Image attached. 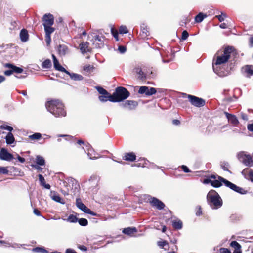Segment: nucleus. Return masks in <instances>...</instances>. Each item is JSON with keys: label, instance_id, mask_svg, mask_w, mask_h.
<instances>
[{"label": "nucleus", "instance_id": "23", "mask_svg": "<svg viewBox=\"0 0 253 253\" xmlns=\"http://www.w3.org/2000/svg\"><path fill=\"white\" fill-rule=\"evenodd\" d=\"M88 45L89 43L87 42H82L80 44V49L82 53L84 54L89 51L88 49Z\"/></svg>", "mask_w": 253, "mask_h": 253}, {"label": "nucleus", "instance_id": "20", "mask_svg": "<svg viewBox=\"0 0 253 253\" xmlns=\"http://www.w3.org/2000/svg\"><path fill=\"white\" fill-rule=\"evenodd\" d=\"M5 67L9 68L10 69H12V71L13 73H21L23 71V69L21 68H20L19 67H17L13 64H10V63H6L5 65Z\"/></svg>", "mask_w": 253, "mask_h": 253}, {"label": "nucleus", "instance_id": "8", "mask_svg": "<svg viewBox=\"0 0 253 253\" xmlns=\"http://www.w3.org/2000/svg\"><path fill=\"white\" fill-rule=\"evenodd\" d=\"M188 98L191 104L197 107H203L205 105V101L204 99L199 98L197 96L192 95H188Z\"/></svg>", "mask_w": 253, "mask_h": 253}, {"label": "nucleus", "instance_id": "60", "mask_svg": "<svg viewBox=\"0 0 253 253\" xmlns=\"http://www.w3.org/2000/svg\"><path fill=\"white\" fill-rule=\"evenodd\" d=\"M197 208H198V209L197 211L196 212V215L197 216H200V215H201L202 214V209H201V206H198L197 207Z\"/></svg>", "mask_w": 253, "mask_h": 253}, {"label": "nucleus", "instance_id": "36", "mask_svg": "<svg viewBox=\"0 0 253 253\" xmlns=\"http://www.w3.org/2000/svg\"><path fill=\"white\" fill-rule=\"evenodd\" d=\"M83 69L85 72L90 73L93 71L94 67L93 65H86L84 66Z\"/></svg>", "mask_w": 253, "mask_h": 253}, {"label": "nucleus", "instance_id": "25", "mask_svg": "<svg viewBox=\"0 0 253 253\" xmlns=\"http://www.w3.org/2000/svg\"><path fill=\"white\" fill-rule=\"evenodd\" d=\"M67 75H68L70 78L74 81H81L84 78L83 77L78 74L74 73H70L68 71V73H66Z\"/></svg>", "mask_w": 253, "mask_h": 253}, {"label": "nucleus", "instance_id": "11", "mask_svg": "<svg viewBox=\"0 0 253 253\" xmlns=\"http://www.w3.org/2000/svg\"><path fill=\"white\" fill-rule=\"evenodd\" d=\"M13 159V156L9 153L7 150L4 148L1 149L0 151V159L9 161Z\"/></svg>", "mask_w": 253, "mask_h": 253}, {"label": "nucleus", "instance_id": "16", "mask_svg": "<svg viewBox=\"0 0 253 253\" xmlns=\"http://www.w3.org/2000/svg\"><path fill=\"white\" fill-rule=\"evenodd\" d=\"M224 113L229 122L235 126L238 124L239 121L235 115L231 114L227 112H224Z\"/></svg>", "mask_w": 253, "mask_h": 253}, {"label": "nucleus", "instance_id": "50", "mask_svg": "<svg viewBox=\"0 0 253 253\" xmlns=\"http://www.w3.org/2000/svg\"><path fill=\"white\" fill-rule=\"evenodd\" d=\"M8 173V170L6 167L0 166V174H7Z\"/></svg>", "mask_w": 253, "mask_h": 253}, {"label": "nucleus", "instance_id": "17", "mask_svg": "<svg viewBox=\"0 0 253 253\" xmlns=\"http://www.w3.org/2000/svg\"><path fill=\"white\" fill-rule=\"evenodd\" d=\"M50 197L51 199L59 203L64 204L65 203V201L63 199L61 198L59 195L55 191H51L50 192Z\"/></svg>", "mask_w": 253, "mask_h": 253}, {"label": "nucleus", "instance_id": "59", "mask_svg": "<svg viewBox=\"0 0 253 253\" xmlns=\"http://www.w3.org/2000/svg\"><path fill=\"white\" fill-rule=\"evenodd\" d=\"M181 168L184 172L188 173L190 172L189 168L186 166L182 165Z\"/></svg>", "mask_w": 253, "mask_h": 253}, {"label": "nucleus", "instance_id": "7", "mask_svg": "<svg viewBox=\"0 0 253 253\" xmlns=\"http://www.w3.org/2000/svg\"><path fill=\"white\" fill-rule=\"evenodd\" d=\"M219 178L222 180V183H223L226 186L229 187L234 191L241 194H246L247 193V191L244 190L243 188L237 186L236 185L227 180V179L222 177H219Z\"/></svg>", "mask_w": 253, "mask_h": 253}, {"label": "nucleus", "instance_id": "15", "mask_svg": "<svg viewBox=\"0 0 253 253\" xmlns=\"http://www.w3.org/2000/svg\"><path fill=\"white\" fill-rule=\"evenodd\" d=\"M242 174L247 180H250L253 182V170L250 169L248 168L245 169L242 171Z\"/></svg>", "mask_w": 253, "mask_h": 253}, {"label": "nucleus", "instance_id": "27", "mask_svg": "<svg viewBox=\"0 0 253 253\" xmlns=\"http://www.w3.org/2000/svg\"><path fill=\"white\" fill-rule=\"evenodd\" d=\"M76 205H77V207L79 209H80L81 210H82L84 213L86 212V211L88 209V208L84 203H83L81 202V201L80 199H77Z\"/></svg>", "mask_w": 253, "mask_h": 253}, {"label": "nucleus", "instance_id": "40", "mask_svg": "<svg viewBox=\"0 0 253 253\" xmlns=\"http://www.w3.org/2000/svg\"><path fill=\"white\" fill-rule=\"evenodd\" d=\"M68 182L69 183H72V186L74 187L75 189L79 188V184L75 179L71 178L68 180Z\"/></svg>", "mask_w": 253, "mask_h": 253}, {"label": "nucleus", "instance_id": "62", "mask_svg": "<svg viewBox=\"0 0 253 253\" xmlns=\"http://www.w3.org/2000/svg\"><path fill=\"white\" fill-rule=\"evenodd\" d=\"M12 69H10L8 70H6L4 71V74L6 76H10L13 73Z\"/></svg>", "mask_w": 253, "mask_h": 253}, {"label": "nucleus", "instance_id": "2", "mask_svg": "<svg viewBox=\"0 0 253 253\" xmlns=\"http://www.w3.org/2000/svg\"><path fill=\"white\" fill-rule=\"evenodd\" d=\"M45 106L47 111L55 117H65L66 115L64 105L58 99L47 101L45 104Z\"/></svg>", "mask_w": 253, "mask_h": 253}, {"label": "nucleus", "instance_id": "13", "mask_svg": "<svg viewBox=\"0 0 253 253\" xmlns=\"http://www.w3.org/2000/svg\"><path fill=\"white\" fill-rule=\"evenodd\" d=\"M243 74L246 77L249 78L253 75V65H247L242 68Z\"/></svg>", "mask_w": 253, "mask_h": 253}, {"label": "nucleus", "instance_id": "28", "mask_svg": "<svg viewBox=\"0 0 253 253\" xmlns=\"http://www.w3.org/2000/svg\"><path fill=\"white\" fill-rule=\"evenodd\" d=\"M6 142L7 144L10 145L14 143L15 138L11 132H8L5 137Z\"/></svg>", "mask_w": 253, "mask_h": 253}, {"label": "nucleus", "instance_id": "33", "mask_svg": "<svg viewBox=\"0 0 253 253\" xmlns=\"http://www.w3.org/2000/svg\"><path fill=\"white\" fill-rule=\"evenodd\" d=\"M51 26H44L46 35H51V34L55 31V28Z\"/></svg>", "mask_w": 253, "mask_h": 253}, {"label": "nucleus", "instance_id": "30", "mask_svg": "<svg viewBox=\"0 0 253 253\" xmlns=\"http://www.w3.org/2000/svg\"><path fill=\"white\" fill-rule=\"evenodd\" d=\"M172 225L174 229L179 230L182 228L183 224L181 220H176L172 221Z\"/></svg>", "mask_w": 253, "mask_h": 253}, {"label": "nucleus", "instance_id": "42", "mask_svg": "<svg viewBox=\"0 0 253 253\" xmlns=\"http://www.w3.org/2000/svg\"><path fill=\"white\" fill-rule=\"evenodd\" d=\"M230 246L234 248L235 250L241 249V246L236 241H232L230 243Z\"/></svg>", "mask_w": 253, "mask_h": 253}, {"label": "nucleus", "instance_id": "53", "mask_svg": "<svg viewBox=\"0 0 253 253\" xmlns=\"http://www.w3.org/2000/svg\"><path fill=\"white\" fill-rule=\"evenodd\" d=\"M45 40L46 43L47 45H50L51 41V35H46L45 36Z\"/></svg>", "mask_w": 253, "mask_h": 253}, {"label": "nucleus", "instance_id": "61", "mask_svg": "<svg viewBox=\"0 0 253 253\" xmlns=\"http://www.w3.org/2000/svg\"><path fill=\"white\" fill-rule=\"evenodd\" d=\"M112 33L114 36V37L115 38L116 41H118V32L117 31H114V30L113 29H111Z\"/></svg>", "mask_w": 253, "mask_h": 253}, {"label": "nucleus", "instance_id": "49", "mask_svg": "<svg viewBox=\"0 0 253 253\" xmlns=\"http://www.w3.org/2000/svg\"><path fill=\"white\" fill-rule=\"evenodd\" d=\"M215 17L217 18L218 19V20L221 22L224 21V17H226V14L221 12V15H216L215 16Z\"/></svg>", "mask_w": 253, "mask_h": 253}, {"label": "nucleus", "instance_id": "19", "mask_svg": "<svg viewBox=\"0 0 253 253\" xmlns=\"http://www.w3.org/2000/svg\"><path fill=\"white\" fill-rule=\"evenodd\" d=\"M123 159L126 161L133 162L136 159V155L133 152L126 153L123 156Z\"/></svg>", "mask_w": 253, "mask_h": 253}, {"label": "nucleus", "instance_id": "3", "mask_svg": "<svg viewBox=\"0 0 253 253\" xmlns=\"http://www.w3.org/2000/svg\"><path fill=\"white\" fill-rule=\"evenodd\" d=\"M207 198L208 204L212 209H218L222 206V199L214 190H211L209 191Z\"/></svg>", "mask_w": 253, "mask_h": 253}, {"label": "nucleus", "instance_id": "54", "mask_svg": "<svg viewBox=\"0 0 253 253\" xmlns=\"http://www.w3.org/2000/svg\"><path fill=\"white\" fill-rule=\"evenodd\" d=\"M118 50L120 53L123 54V53H124L126 51V46H119L118 47Z\"/></svg>", "mask_w": 253, "mask_h": 253}, {"label": "nucleus", "instance_id": "45", "mask_svg": "<svg viewBox=\"0 0 253 253\" xmlns=\"http://www.w3.org/2000/svg\"><path fill=\"white\" fill-rule=\"evenodd\" d=\"M97 90L99 92V94L101 95H107L108 92L103 88L100 86H97L96 87Z\"/></svg>", "mask_w": 253, "mask_h": 253}, {"label": "nucleus", "instance_id": "18", "mask_svg": "<svg viewBox=\"0 0 253 253\" xmlns=\"http://www.w3.org/2000/svg\"><path fill=\"white\" fill-rule=\"evenodd\" d=\"M133 70L138 75V78L142 80L146 78V75L142 71L141 68L139 66H136Z\"/></svg>", "mask_w": 253, "mask_h": 253}, {"label": "nucleus", "instance_id": "46", "mask_svg": "<svg viewBox=\"0 0 253 253\" xmlns=\"http://www.w3.org/2000/svg\"><path fill=\"white\" fill-rule=\"evenodd\" d=\"M157 91L156 88L153 87H148V91L146 93V96H151L156 93Z\"/></svg>", "mask_w": 253, "mask_h": 253}, {"label": "nucleus", "instance_id": "51", "mask_svg": "<svg viewBox=\"0 0 253 253\" xmlns=\"http://www.w3.org/2000/svg\"><path fill=\"white\" fill-rule=\"evenodd\" d=\"M189 36V34L188 32L186 30H184L182 33L181 35V39L182 40H185L187 39L188 37Z\"/></svg>", "mask_w": 253, "mask_h": 253}, {"label": "nucleus", "instance_id": "48", "mask_svg": "<svg viewBox=\"0 0 253 253\" xmlns=\"http://www.w3.org/2000/svg\"><path fill=\"white\" fill-rule=\"evenodd\" d=\"M0 128L2 129L8 130L9 131V132H11L13 130V128L12 126L8 125H1L0 126Z\"/></svg>", "mask_w": 253, "mask_h": 253}, {"label": "nucleus", "instance_id": "10", "mask_svg": "<svg viewBox=\"0 0 253 253\" xmlns=\"http://www.w3.org/2000/svg\"><path fill=\"white\" fill-rule=\"evenodd\" d=\"M149 200L152 206L156 207L159 210L163 209L165 206L164 203L157 198L151 197Z\"/></svg>", "mask_w": 253, "mask_h": 253}, {"label": "nucleus", "instance_id": "21", "mask_svg": "<svg viewBox=\"0 0 253 253\" xmlns=\"http://www.w3.org/2000/svg\"><path fill=\"white\" fill-rule=\"evenodd\" d=\"M20 38L22 42H26L29 39L28 31L25 29H23L20 32Z\"/></svg>", "mask_w": 253, "mask_h": 253}, {"label": "nucleus", "instance_id": "4", "mask_svg": "<svg viewBox=\"0 0 253 253\" xmlns=\"http://www.w3.org/2000/svg\"><path fill=\"white\" fill-rule=\"evenodd\" d=\"M112 95L114 99L111 98L112 102H119L128 98L130 93L126 88L119 86L115 89Z\"/></svg>", "mask_w": 253, "mask_h": 253}, {"label": "nucleus", "instance_id": "6", "mask_svg": "<svg viewBox=\"0 0 253 253\" xmlns=\"http://www.w3.org/2000/svg\"><path fill=\"white\" fill-rule=\"evenodd\" d=\"M239 161L246 166H253V160L250 154H247L245 152H240L237 155Z\"/></svg>", "mask_w": 253, "mask_h": 253}, {"label": "nucleus", "instance_id": "37", "mask_svg": "<svg viewBox=\"0 0 253 253\" xmlns=\"http://www.w3.org/2000/svg\"><path fill=\"white\" fill-rule=\"evenodd\" d=\"M78 219L77 217L73 214L70 215L67 219H64V220H66L70 223H76L78 221Z\"/></svg>", "mask_w": 253, "mask_h": 253}, {"label": "nucleus", "instance_id": "56", "mask_svg": "<svg viewBox=\"0 0 253 253\" xmlns=\"http://www.w3.org/2000/svg\"><path fill=\"white\" fill-rule=\"evenodd\" d=\"M219 253H231L229 250L225 248H221L219 249Z\"/></svg>", "mask_w": 253, "mask_h": 253}, {"label": "nucleus", "instance_id": "35", "mask_svg": "<svg viewBox=\"0 0 253 253\" xmlns=\"http://www.w3.org/2000/svg\"><path fill=\"white\" fill-rule=\"evenodd\" d=\"M36 163L39 166H44L45 165V160L40 155L36 156Z\"/></svg>", "mask_w": 253, "mask_h": 253}, {"label": "nucleus", "instance_id": "44", "mask_svg": "<svg viewBox=\"0 0 253 253\" xmlns=\"http://www.w3.org/2000/svg\"><path fill=\"white\" fill-rule=\"evenodd\" d=\"M148 91V87L147 86H141L138 91L139 94H145L146 95V93Z\"/></svg>", "mask_w": 253, "mask_h": 253}, {"label": "nucleus", "instance_id": "57", "mask_svg": "<svg viewBox=\"0 0 253 253\" xmlns=\"http://www.w3.org/2000/svg\"><path fill=\"white\" fill-rule=\"evenodd\" d=\"M31 167L33 168H35L39 171H41L42 169L41 167H40L39 165H38L37 164V165L32 164Z\"/></svg>", "mask_w": 253, "mask_h": 253}, {"label": "nucleus", "instance_id": "31", "mask_svg": "<svg viewBox=\"0 0 253 253\" xmlns=\"http://www.w3.org/2000/svg\"><path fill=\"white\" fill-rule=\"evenodd\" d=\"M52 67L51 61L50 59H46L42 63V67L43 69H50Z\"/></svg>", "mask_w": 253, "mask_h": 253}, {"label": "nucleus", "instance_id": "1", "mask_svg": "<svg viewBox=\"0 0 253 253\" xmlns=\"http://www.w3.org/2000/svg\"><path fill=\"white\" fill-rule=\"evenodd\" d=\"M234 50V49L233 47L228 46L225 47L223 51H218L215 55L212 68L214 72L219 77L227 76L228 72L222 71L218 66L227 63Z\"/></svg>", "mask_w": 253, "mask_h": 253}, {"label": "nucleus", "instance_id": "14", "mask_svg": "<svg viewBox=\"0 0 253 253\" xmlns=\"http://www.w3.org/2000/svg\"><path fill=\"white\" fill-rule=\"evenodd\" d=\"M138 105V103L134 100H126L121 104V106L124 108H127L129 110L134 109Z\"/></svg>", "mask_w": 253, "mask_h": 253}, {"label": "nucleus", "instance_id": "52", "mask_svg": "<svg viewBox=\"0 0 253 253\" xmlns=\"http://www.w3.org/2000/svg\"><path fill=\"white\" fill-rule=\"evenodd\" d=\"M38 177L41 185L43 186L45 183L44 177L42 174H39Z\"/></svg>", "mask_w": 253, "mask_h": 253}, {"label": "nucleus", "instance_id": "34", "mask_svg": "<svg viewBox=\"0 0 253 253\" xmlns=\"http://www.w3.org/2000/svg\"><path fill=\"white\" fill-rule=\"evenodd\" d=\"M206 15H205L202 13H199L195 16V20L197 23H200L204 20V18L206 17Z\"/></svg>", "mask_w": 253, "mask_h": 253}, {"label": "nucleus", "instance_id": "63", "mask_svg": "<svg viewBox=\"0 0 253 253\" xmlns=\"http://www.w3.org/2000/svg\"><path fill=\"white\" fill-rule=\"evenodd\" d=\"M65 253H77L74 249L68 248L65 251Z\"/></svg>", "mask_w": 253, "mask_h": 253}, {"label": "nucleus", "instance_id": "26", "mask_svg": "<svg viewBox=\"0 0 253 253\" xmlns=\"http://www.w3.org/2000/svg\"><path fill=\"white\" fill-rule=\"evenodd\" d=\"M54 68L59 71L64 72L65 73H68V71L66 70L63 67H62L59 63L58 60H55L53 62Z\"/></svg>", "mask_w": 253, "mask_h": 253}, {"label": "nucleus", "instance_id": "5", "mask_svg": "<svg viewBox=\"0 0 253 253\" xmlns=\"http://www.w3.org/2000/svg\"><path fill=\"white\" fill-rule=\"evenodd\" d=\"M219 177L220 176L217 175L211 174L208 178L205 179L203 183L204 184L210 183L213 187L215 188L220 187L222 185V180H220Z\"/></svg>", "mask_w": 253, "mask_h": 253}, {"label": "nucleus", "instance_id": "43", "mask_svg": "<svg viewBox=\"0 0 253 253\" xmlns=\"http://www.w3.org/2000/svg\"><path fill=\"white\" fill-rule=\"evenodd\" d=\"M78 222L81 226H85L88 224V221L86 219L82 218L78 219Z\"/></svg>", "mask_w": 253, "mask_h": 253}, {"label": "nucleus", "instance_id": "58", "mask_svg": "<svg viewBox=\"0 0 253 253\" xmlns=\"http://www.w3.org/2000/svg\"><path fill=\"white\" fill-rule=\"evenodd\" d=\"M158 245L161 247H163L168 245V242L166 241H159L158 243Z\"/></svg>", "mask_w": 253, "mask_h": 253}, {"label": "nucleus", "instance_id": "29", "mask_svg": "<svg viewBox=\"0 0 253 253\" xmlns=\"http://www.w3.org/2000/svg\"><path fill=\"white\" fill-rule=\"evenodd\" d=\"M99 99L101 102H106L107 100L110 101V102H112V99H113V95H110L109 93L107 94V95H101L99 96Z\"/></svg>", "mask_w": 253, "mask_h": 253}, {"label": "nucleus", "instance_id": "12", "mask_svg": "<svg viewBox=\"0 0 253 253\" xmlns=\"http://www.w3.org/2000/svg\"><path fill=\"white\" fill-rule=\"evenodd\" d=\"M82 148L87 153V156L90 159L94 160L97 158V157L95 156L96 154L94 150L89 144L86 145V148H85L84 146H83Z\"/></svg>", "mask_w": 253, "mask_h": 253}, {"label": "nucleus", "instance_id": "41", "mask_svg": "<svg viewBox=\"0 0 253 253\" xmlns=\"http://www.w3.org/2000/svg\"><path fill=\"white\" fill-rule=\"evenodd\" d=\"M33 251L36 253H48V251L42 247H36L32 249Z\"/></svg>", "mask_w": 253, "mask_h": 253}, {"label": "nucleus", "instance_id": "39", "mask_svg": "<svg viewBox=\"0 0 253 253\" xmlns=\"http://www.w3.org/2000/svg\"><path fill=\"white\" fill-rule=\"evenodd\" d=\"M42 137V135L40 133H35L32 135L29 136V138L31 140H38Z\"/></svg>", "mask_w": 253, "mask_h": 253}, {"label": "nucleus", "instance_id": "47", "mask_svg": "<svg viewBox=\"0 0 253 253\" xmlns=\"http://www.w3.org/2000/svg\"><path fill=\"white\" fill-rule=\"evenodd\" d=\"M120 34H126L128 33V30L126 26H121L119 29Z\"/></svg>", "mask_w": 253, "mask_h": 253}, {"label": "nucleus", "instance_id": "32", "mask_svg": "<svg viewBox=\"0 0 253 253\" xmlns=\"http://www.w3.org/2000/svg\"><path fill=\"white\" fill-rule=\"evenodd\" d=\"M141 29L142 31V36L145 38L149 35V32L148 31V28L145 24H143L141 26Z\"/></svg>", "mask_w": 253, "mask_h": 253}, {"label": "nucleus", "instance_id": "22", "mask_svg": "<svg viewBox=\"0 0 253 253\" xmlns=\"http://www.w3.org/2000/svg\"><path fill=\"white\" fill-rule=\"evenodd\" d=\"M137 230L136 227H127L123 230L122 232L129 236H132L134 233L137 232Z\"/></svg>", "mask_w": 253, "mask_h": 253}, {"label": "nucleus", "instance_id": "38", "mask_svg": "<svg viewBox=\"0 0 253 253\" xmlns=\"http://www.w3.org/2000/svg\"><path fill=\"white\" fill-rule=\"evenodd\" d=\"M103 38V37H100L98 35H96L94 37V42L98 41L100 42L99 45L98 46V47L99 48L103 46L104 45V42L102 39Z\"/></svg>", "mask_w": 253, "mask_h": 253}, {"label": "nucleus", "instance_id": "55", "mask_svg": "<svg viewBox=\"0 0 253 253\" xmlns=\"http://www.w3.org/2000/svg\"><path fill=\"white\" fill-rule=\"evenodd\" d=\"M85 213L89 214H90V215H92V216H99V215H98L97 213H95V212H94L92 211L90 209H89V208H88V209L87 210V211H86V212H85Z\"/></svg>", "mask_w": 253, "mask_h": 253}, {"label": "nucleus", "instance_id": "64", "mask_svg": "<svg viewBox=\"0 0 253 253\" xmlns=\"http://www.w3.org/2000/svg\"><path fill=\"white\" fill-rule=\"evenodd\" d=\"M249 46L251 47H253V36L249 38Z\"/></svg>", "mask_w": 253, "mask_h": 253}, {"label": "nucleus", "instance_id": "9", "mask_svg": "<svg viewBox=\"0 0 253 253\" xmlns=\"http://www.w3.org/2000/svg\"><path fill=\"white\" fill-rule=\"evenodd\" d=\"M54 17L50 13L45 14L42 18L43 26H52L54 24Z\"/></svg>", "mask_w": 253, "mask_h": 253}, {"label": "nucleus", "instance_id": "24", "mask_svg": "<svg viewBox=\"0 0 253 253\" xmlns=\"http://www.w3.org/2000/svg\"><path fill=\"white\" fill-rule=\"evenodd\" d=\"M68 47L64 44L59 45L58 46V53L61 56H64L67 52Z\"/></svg>", "mask_w": 253, "mask_h": 253}]
</instances>
